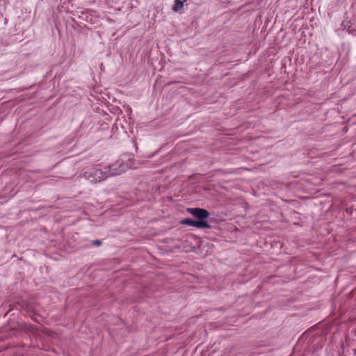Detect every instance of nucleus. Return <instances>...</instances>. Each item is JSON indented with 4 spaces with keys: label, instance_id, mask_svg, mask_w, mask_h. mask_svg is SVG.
<instances>
[{
    "label": "nucleus",
    "instance_id": "7ed1b4c3",
    "mask_svg": "<svg viewBox=\"0 0 356 356\" xmlns=\"http://www.w3.org/2000/svg\"><path fill=\"white\" fill-rule=\"evenodd\" d=\"M187 211L197 218L199 220H205L209 216V211L202 208H188Z\"/></svg>",
    "mask_w": 356,
    "mask_h": 356
},
{
    "label": "nucleus",
    "instance_id": "20e7f679",
    "mask_svg": "<svg viewBox=\"0 0 356 356\" xmlns=\"http://www.w3.org/2000/svg\"><path fill=\"white\" fill-rule=\"evenodd\" d=\"M187 0H175V4L173 6V10L175 12L179 11L181 9L184 7V3L186 2Z\"/></svg>",
    "mask_w": 356,
    "mask_h": 356
},
{
    "label": "nucleus",
    "instance_id": "39448f33",
    "mask_svg": "<svg viewBox=\"0 0 356 356\" xmlns=\"http://www.w3.org/2000/svg\"><path fill=\"white\" fill-rule=\"evenodd\" d=\"M92 244L99 246L102 244V242L99 240H95L92 241Z\"/></svg>",
    "mask_w": 356,
    "mask_h": 356
},
{
    "label": "nucleus",
    "instance_id": "f03ea898",
    "mask_svg": "<svg viewBox=\"0 0 356 356\" xmlns=\"http://www.w3.org/2000/svg\"><path fill=\"white\" fill-rule=\"evenodd\" d=\"M181 224L195 227L197 228H207L211 227V225L206 220H194L191 218H185L181 221Z\"/></svg>",
    "mask_w": 356,
    "mask_h": 356
},
{
    "label": "nucleus",
    "instance_id": "f257e3e1",
    "mask_svg": "<svg viewBox=\"0 0 356 356\" xmlns=\"http://www.w3.org/2000/svg\"><path fill=\"white\" fill-rule=\"evenodd\" d=\"M127 166L123 163L116 162L104 170L99 168L97 165L86 167L83 169V177L91 183H98L105 180L109 177L116 176L125 172Z\"/></svg>",
    "mask_w": 356,
    "mask_h": 356
}]
</instances>
